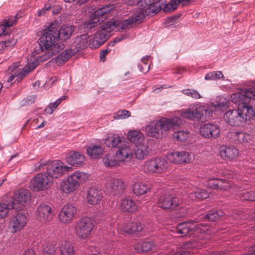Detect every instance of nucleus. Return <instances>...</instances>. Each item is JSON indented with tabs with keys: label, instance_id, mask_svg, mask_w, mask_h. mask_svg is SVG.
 <instances>
[{
	"label": "nucleus",
	"instance_id": "nucleus-26",
	"mask_svg": "<svg viewBox=\"0 0 255 255\" xmlns=\"http://www.w3.org/2000/svg\"><path fill=\"white\" fill-rule=\"evenodd\" d=\"M104 151V148L102 144H92L87 149L88 155L91 157L96 159L100 158Z\"/></svg>",
	"mask_w": 255,
	"mask_h": 255
},
{
	"label": "nucleus",
	"instance_id": "nucleus-45",
	"mask_svg": "<svg viewBox=\"0 0 255 255\" xmlns=\"http://www.w3.org/2000/svg\"><path fill=\"white\" fill-rule=\"evenodd\" d=\"M191 196L192 198L194 197L195 199L203 200L209 197V194L205 189H198L194 193H191Z\"/></svg>",
	"mask_w": 255,
	"mask_h": 255
},
{
	"label": "nucleus",
	"instance_id": "nucleus-63",
	"mask_svg": "<svg viewBox=\"0 0 255 255\" xmlns=\"http://www.w3.org/2000/svg\"><path fill=\"white\" fill-rule=\"evenodd\" d=\"M92 14L95 17H98L99 19H100L101 18H103V17L106 14L102 7L96 10Z\"/></svg>",
	"mask_w": 255,
	"mask_h": 255
},
{
	"label": "nucleus",
	"instance_id": "nucleus-32",
	"mask_svg": "<svg viewBox=\"0 0 255 255\" xmlns=\"http://www.w3.org/2000/svg\"><path fill=\"white\" fill-rule=\"evenodd\" d=\"M128 137L131 142H133L136 145L143 142L144 136L142 132L136 130L129 131L128 134Z\"/></svg>",
	"mask_w": 255,
	"mask_h": 255
},
{
	"label": "nucleus",
	"instance_id": "nucleus-31",
	"mask_svg": "<svg viewBox=\"0 0 255 255\" xmlns=\"http://www.w3.org/2000/svg\"><path fill=\"white\" fill-rule=\"evenodd\" d=\"M194 0H171L170 2L166 4L164 7L165 11H171L175 9L177 6L181 4L182 6H186L190 4Z\"/></svg>",
	"mask_w": 255,
	"mask_h": 255
},
{
	"label": "nucleus",
	"instance_id": "nucleus-12",
	"mask_svg": "<svg viewBox=\"0 0 255 255\" xmlns=\"http://www.w3.org/2000/svg\"><path fill=\"white\" fill-rule=\"evenodd\" d=\"M77 213V208L71 204L62 207L58 214L59 221L63 224H68L73 222Z\"/></svg>",
	"mask_w": 255,
	"mask_h": 255
},
{
	"label": "nucleus",
	"instance_id": "nucleus-1",
	"mask_svg": "<svg viewBox=\"0 0 255 255\" xmlns=\"http://www.w3.org/2000/svg\"><path fill=\"white\" fill-rule=\"evenodd\" d=\"M74 29L73 26L63 25L58 30L56 24L54 23L50 24L45 28L43 34L38 40L40 51H47L42 57L43 60H48L62 50L64 45L62 43H57L58 39L66 40L69 39Z\"/></svg>",
	"mask_w": 255,
	"mask_h": 255
},
{
	"label": "nucleus",
	"instance_id": "nucleus-54",
	"mask_svg": "<svg viewBox=\"0 0 255 255\" xmlns=\"http://www.w3.org/2000/svg\"><path fill=\"white\" fill-rule=\"evenodd\" d=\"M182 93L193 98L200 99L201 98L200 94L196 90L193 89H185L182 91Z\"/></svg>",
	"mask_w": 255,
	"mask_h": 255
},
{
	"label": "nucleus",
	"instance_id": "nucleus-35",
	"mask_svg": "<svg viewBox=\"0 0 255 255\" xmlns=\"http://www.w3.org/2000/svg\"><path fill=\"white\" fill-rule=\"evenodd\" d=\"M122 142V137L117 134H111L105 139V144L109 147H115Z\"/></svg>",
	"mask_w": 255,
	"mask_h": 255
},
{
	"label": "nucleus",
	"instance_id": "nucleus-41",
	"mask_svg": "<svg viewBox=\"0 0 255 255\" xmlns=\"http://www.w3.org/2000/svg\"><path fill=\"white\" fill-rule=\"evenodd\" d=\"M100 20L102 21L103 19H99L98 17H95L92 13L90 15V19L83 23V27L86 29H90L97 26Z\"/></svg>",
	"mask_w": 255,
	"mask_h": 255
},
{
	"label": "nucleus",
	"instance_id": "nucleus-43",
	"mask_svg": "<svg viewBox=\"0 0 255 255\" xmlns=\"http://www.w3.org/2000/svg\"><path fill=\"white\" fill-rule=\"evenodd\" d=\"M56 242H46L43 246V252L44 254L51 255L55 251Z\"/></svg>",
	"mask_w": 255,
	"mask_h": 255
},
{
	"label": "nucleus",
	"instance_id": "nucleus-37",
	"mask_svg": "<svg viewBox=\"0 0 255 255\" xmlns=\"http://www.w3.org/2000/svg\"><path fill=\"white\" fill-rule=\"evenodd\" d=\"M196 248V243L195 242H187L183 245V249L182 250L175 253L172 255H193L190 250Z\"/></svg>",
	"mask_w": 255,
	"mask_h": 255
},
{
	"label": "nucleus",
	"instance_id": "nucleus-59",
	"mask_svg": "<svg viewBox=\"0 0 255 255\" xmlns=\"http://www.w3.org/2000/svg\"><path fill=\"white\" fill-rule=\"evenodd\" d=\"M98 37L101 39V42H105V41L108 39L107 37L109 35L105 31H103L100 27L97 31V32L95 33Z\"/></svg>",
	"mask_w": 255,
	"mask_h": 255
},
{
	"label": "nucleus",
	"instance_id": "nucleus-50",
	"mask_svg": "<svg viewBox=\"0 0 255 255\" xmlns=\"http://www.w3.org/2000/svg\"><path fill=\"white\" fill-rule=\"evenodd\" d=\"M20 16L18 15V14H16L14 17L10 16L7 20H4L2 24L4 28L7 30V28L12 26L16 23V19L19 18Z\"/></svg>",
	"mask_w": 255,
	"mask_h": 255
},
{
	"label": "nucleus",
	"instance_id": "nucleus-55",
	"mask_svg": "<svg viewBox=\"0 0 255 255\" xmlns=\"http://www.w3.org/2000/svg\"><path fill=\"white\" fill-rule=\"evenodd\" d=\"M130 116V112L126 110L119 111L114 116L116 119H125Z\"/></svg>",
	"mask_w": 255,
	"mask_h": 255
},
{
	"label": "nucleus",
	"instance_id": "nucleus-20",
	"mask_svg": "<svg viewBox=\"0 0 255 255\" xmlns=\"http://www.w3.org/2000/svg\"><path fill=\"white\" fill-rule=\"evenodd\" d=\"M103 198V194L101 190L95 187H92L87 191L86 201L90 205L99 204Z\"/></svg>",
	"mask_w": 255,
	"mask_h": 255
},
{
	"label": "nucleus",
	"instance_id": "nucleus-60",
	"mask_svg": "<svg viewBox=\"0 0 255 255\" xmlns=\"http://www.w3.org/2000/svg\"><path fill=\"white\" fill-rule=\"evenodd\" d=\"M219 179L213 178L208 180L206 186L212 189L217 190V182Z\"/></svg>",
	"mask_w": 255,
	"mask_h": 255
},
{
	"label": "nucleus",
	"instance_id": "nucleus-6",
	"mask_svg": "<svg viewBox=\"0 0 255 255\" xmlns=\"http://www.w3.org/2000/svg\"><path fill=\"white\" fill-rule=\"evenodd\" d=\"M181 116L184 118L204 121L209 119L210 116V111L205 106L196 105L190 107L188 109L183 111Z\"/></svg>",
	"mask_w": 255,
	"mask_h": 255
},
{
	"label": "nucleus",
	"instance_id": "nucleus-24",
	"mask_svg": "<svg viewBox=\"0 0 255 255\" xmlns=\"http://www.w3.org/2000/svg\"><path fill=\"white\" fill-rule=\"evenodd\" d=\"M116 157L120 162L129 160L132 157V153L128 144H123L119 147L116 153Z\"/></svg>",
	"mask_w": 255,
	"mask_h": 255
},
{
	"label": "nucleus",
	"instance_id": "nucleus-19",
	"mask_svg": "<svg viewBox=\"0 0 255 255\" xmlns=\"http://www.w3.org/2000/svg\"><path fill=\"white\" fill-rule=\"evenodd\" d=\"M67 162L71 165L80 167L84 165L85 157L84 154L78 151H73L69 152L66 157Z\"/></svg>",
	"mask_w": 255,
	"mask_h": 255
},
{
	"label": "nucleus",
	"instance_id": "nucleus-64",
	"mask_svg": "<svg viewBox=\"0 0 255 255\" xmlns=\"http://www.w3.org/2000/svg\"><path fill=\"white\" fill-rule=\"evenodd\" d=\"M45 165L47 166V164L44 161L41 159L39 162L35 164V169L36 170H40L41 168H43Z\"/></svg>",
	"mask_w": 255,
	"mask_h": 255
},
{
	"label": "nucleus",
	"instance_id": "nucleus-53",
	"mask_svg": "<svg viewBox=\"0 0 255 255\" xmlns=\"http://www.w3.org/2000/svg\"><path fill=\"white\" fill-rule=\"evenodd\" d=\"M230 183L225 179H219L217 182V190H227L230 188Z\"/></svg>",
	"mask_w": 255,
	"mask_h": 255
},
{
	"label": "nucleus",
	"instance_id": "nucleus-16",
	"mask_svg": "<svg viewBox=\"0 0 255 255\" xmlns=\"http://www.w3.org/2000/svg\"><path fill=\"white\" fill-rule=\"evenodd\" d=\"M200 132L206 138H216L220 135V129L216 124L208 123L201 127Z\"/></svg>",
	"mask_w": 255,
	"mask_h": 255
},
{
	"label": "nucleus",
	"instance_id": "nucleus-7",
	"mask_svg": "<svg viewBox=\"0 0 255 255\" xmlns=\"http://www.w3.org/2000/svg\"><path fill=\"white\" fill-rule=\"evenodd\" d=\"M252 99H255V89L252 88L242 89L231 96V101L238 105V108L252 107L247 105V104Z\"/></svg>",
	"mask_w": 255,
	"mask_h": 255
},
{
	"label": "nucleus",
	"instance_id": "nucleus-25",
	"mask_svg": "<svg viewBox=\"0 0 255 255\" xmlns=\"http://www.w3.org/2000/svg\"><path fill=\"white\" fill-rule=\"evenodd\" d=\"M153 2V0H139L137 2L138 10L135 13L136 14H143V19L145 15L151 14V10L150 7L151 4Z\"/></svg>",
	"mask_w": 255,
	"mask_h": 255
},
{
	"label": "nucleus",
	"instance_id": "nucleus-51",
	"mask_svg": "<svg viewBox=\"0 0 255 255\" xmlns=\"http://www.w3.org/2000/svg\"><path fill=\"white\" fill-rule=\"evenodd\" d=\"M207 227L202 224H197L192 221V231H195L198 233H204L207 231Z\"/></svg>",
	"mask_w": 255,
	"mask_h": 255
},
{
	"label": "nucleus",
	"instance_id": "nucleus-29",
	"mask_svg": "<svg viewBox=\"0 0 255 255\" xmlns=\"http://www.w3.org/2000/svg\"><path fill=\"white\" fill-rule=\"evenodd\" d=\"M120 208L124 212L132 213L136 211L137 206L133 200L129 198H125L122 200Z\"/></svg>",
	"mask_w": 255,
	"mask_h": 255
},
{
	"label": "nucleus",
	"instance_id": "nucleus-3",
	"mask_svg": "<svg viewBox=\"0 0 255 255\" xmlns=\"http://www.w3.org/2000/svg\"><path fill=\"white\" fill-rule=\"evenodd\" d=\"M255 117V112L252 107H240L237 109L230 110L224 116L225 122L233 127H243L246 124L248 119Z\"/></svg>",
	"mask_w": 255,
	"mask_h": 255
},
{
	"label": "nucleus",
	"instance_id": "nucleus-49",
	"mask_svg": "<svg viewBox=\"0 0 255 255\" xmlns=\"http://www.w3.org/2000/svg\"><path fill=\"white\" fill-rule=\"evenodd\" d=\"M117 25L115 21H109L104 23L100 28L109 34L112 30L114 29Z\"/></svg>",
	"mask_w": 255,
	"mask_h": 255
},
{
	"label": "nucleus",
	"instance_id": "nucleus-2",
	"mask_svg": "<svg viewBox=\"0 0 255 255\" xmlns=\"http://www.w3.org/2000/svg\"><path fill=\"white\" fill-rule=\"evenodd\" d=\"M181 124V119L176 117L172 118H162L159 120L150 122L146 127L145 131L149 136L159 138L166 135L167 131Z\"/></svg>",
	"mask_w": 255,
	"mask_h": 255
},
{
	"label": "nucleus",
	"instance_id": "nucleus-21",
	"mask_svg": "<svg viewBox=\"0 0 255 255\" xmlns=\"http://www.w3.org/2000/svg\"><path fill=\"white\" fill-rule=\"evenodd\" d=\"M220 153L222 158L226 160H232L239 155V150L233 146L223 145L220 147Z\"/></svg>",
	"mask_w": 255,
	"mask_h": 255
},
{
	"label": "nucleus",
	"instance_id": "nucleus-46",
	"mask_svg": "<svg viewBox=\"0 0 255 255\" xmlns=\"http://www.w3.org/2000/svg\"><path fill=\"white\" fill-rule=\"evenodd\" d=\"M149 57V56H148L143 57L138 64V66L139 68V70L142 73H146L149 70L150 65L147 63Z\"/></svg>",
	"mask_w": 255,
	"mask_h": 255
},
{
	"label": "nucleus",
	"instance_id": "nucleus-56",
	"mask_svg": "<svg viewBox=\"0 0 255 255\" xmlns=\"http://www.w3.org/2000/svg\"><path fill=\"white\" fill-rule=\"evenodd\" d=\"M28 67L25 66L21 70L19 69L18 71H16V80L17 81H20L23 77L25 76L27 73H29Z\"/></svg>",
	"mask_w": 255,
	"mask_h": 255
},
{
	"label": "nucleus",
	"instance_id": "nucleus-4",
	"mask_svg": "<svg viewBox=\"0 0 255 255\" xmlns=\"http://www.w3.org/2000/svg\"><path fill=\"white\" fill-rule=\"evenodd\" d=\"M88 174L77 171L68 176L61 183L60 188L65 193H70L76 191L79 186L85 183L89 179Z\"/></svg>",
	"mask_w": 255,
	"mask_h": 255
},
{
	"label": "nucleus",
	"instance_id": "nucleus-42",
	"mask_svg": "<svg viewBox=\"0 0 255 255\" xmlns=\"http://www.w3.org/2000/svg\"><path fill=\"white\" fill-rule=\"evenodd\" d=\"M76 52L72 46L69 49H66L61 53L58 56V59L65 62L67 61L72 55Z\"/></svg>",
	"mask_w": 255,
	"mask_h": 255
},
{
	"label": "nucleus",
	"instance_id": "nucleus-52",
	"mask_svg": "<svg viewBox=\"0 0 255 255\" xmlns=\"http://www.w3.org/2000/svg\"><path fill=\"white\" fill-rule=\"evenodd\" d=\"M140 251L141 252H148L152 249L154 245L153 243L150 241H145L142 242L140 244Z\"/></svg>",
	"mask_w": 255,
	"mask_h": 255
},
{
	"label": "nucleus",
	"instance_id": "nucleus-39",
	"mask_svg": "<svg viewBox=\"0 0 255 255\" xmlns=\"http://www.w3.org/2000/svg\"><path fill=\"white\" fill-rule=\"evenodd\" d=\"M224 212L221 210L210 211L205 216L204 218L208 221L216 222L221 219Z\"/></svg>",
	"mask_w": 255,
	"mask_h": 255
},
{
	"label": "nucleus",
	"instance_id": "nucleus-23",
	"mask_svg": "<svg viewBox=\"0 0 255 255\" xmlns=\"http://www.w3.org/2000/svg\"><path fill=\"white\" fill-rule=\"evenodd\" d=\"M89 35L87 33L83 34L77 36L72 45V47L76 50V52L80 51L87 48L89 45Z\"/></svg>",
	"mask_w": 255,
	"mask_h": 255
},
{
	"label": "nucleus",
	"instance_id": "nucleus-44",
	"mask_svg": "<svg viewBox=\"0 0 255 255\" xmlns=\"http://www.w3.org/2000/svg\"><path fill=\"white\" fill-rule=\"evenodd\" d=\"M224 79L225 77L221 71H212L208 73L205 76L206 80H218Z\"/></svg>",
	"mask_w": 255,
	"mask_h": 255
},
{
	"label": "nucleus",
	"instance_id": "nucleus-5",
	"mask_svg": "<svg viewBox=\"0 0 255 255\" xmlns=\"http://www.w3.org/2000/svg\"><path fill=\"white\" fill-rule=\"evenodd\" d=\"M95 226V221L91 217H84L80 219L75 228V233L79 239H89Z\"/></svg>",
	"mask_w": 255,
	"mask_h": 255
},
{
	"label": "nucleus",
	"instance_id": "nucleus-27",
	"mask_svg": "<svg viewBox=\"0 0 255 255\" xmlns=\"http://www.w3.org/2000/svg\"><path fill=\"white\" fill-rule=\"evenodd\" d=\"M120 229L123 233L130 235L141 231L142 228L141 223L128 222L125 224Z\"/></svg>",
	"mask_w": 255,
	"mask_h": 255
},
{
	"label": "nucleus",
	"instance_id": "nucleus-34",
	"mask_svg": "<svg viewBox=\"0 0 255 255\" xmlns=\"http://www.w3.org/2000/svg\"><path fill=\"white\" fill-rule=\"evenodd\" d=\"M176 230L179 234L186 236L192 232V221L178 224Z\"/></svg>",
	"mask_w": 255,
	"mask_h": 255
},
{
	"label": "nucleus",
	"instance_id": "nucleus-58",
	"mask_svg": "<svg viewBox=\"0 0 255 255\" xmlns=\"http://www.w3.org/2000/svg\"><path fill=\"white\" fill-rule=\"evenodd\" d=\"M9 212L8 205L4 203L0 204V219L5 218Z\"/></svg>",
	"mask_w": 255,
	"mask_h": 255
},
{
	"label": "nucleus",
	"instance_id": "nucleus-48",
	"mask_svg": "<svg viewBox=\"0 0 255 255\" xmlns=\"http://www.w3.org/2000/svg\"><path fill=\"white\" fill-rule=\"evenodd\" d=\"M174 138L177 140L183 142L186 140L189 136V133L183 130H179L175 132L173 135Z\"/></svg>",
	"mask_w": 255,
	"mask_h": 255
},
{
	"label": "nucleus",
	"instance_id": "nucleus-47",
	"mask_svg": "<svg viewBox=\"0 0 255 255\" xmlns=\"http://www.w3.org/2000/svg\"><path fill=\"white\" fill-rule=\"evenodd\" d=\"M240 196L241 199L243 200H247L250 201H255V191H242Z\"/></svg>",
	"mask_w": 255,
	"mask_h": 255
},
{
	"label": "nucleus",
	"instance_id": "nucleus-14",
	"mask_svg": "<svg viewBox=\"0 0 255 255\" xmlns=\"http://www.w3.org/2000/svg\"><path fill=\"white\" fill-rule=\"evenodd\" d=\"M36 216L41 223L49 222L54 216L52 208L45 204H41L37 207Z\"/></svg>",
	"mask_w": 255,
	"mask_h": 255
},
{
	"label": "nucleus",
	"instance_id": "nucleus-18",
	"mask_svg": "<svg viewBox=\"0 0 255 255\" xmlns=\"http://www.w3.org/2000/svg\"><path fill=\"white\" fill-rule=\"evenodd\" d=\"M167 158L169 161L174 164L188 163L191 160L190 154L184 151L169 153Z\"/></svg>",
	"mask_w": 255,
	"mask_h": 255
},
{
	"label": "nucleus",
	"instance_id": "nucleus-38",
	"mask_svg": "<svg viewBox=\"0 0 255 255\" xmlns=\"http://www.w3.org/2000/svg\"><path fill=\"white\" fill-rule=\"evenodd\" d=\"M103 162L106 167H113L118 165L120 161L114 154L109 153L103 158Z\"/></svg>",
	"mask_w": 255,
	"mask_h": 255
},
{
	"label": "nucleus",
	"instance_id": "nucleus-15",
	"mask_svg": "<svg viewBox=\"0 0 255 255\" xmlns=\"http://www.w3.org/2000/svg\"><path fill=\"white\" fill-rule=\"evenodd\" d=\"M158 206L163 209L173 210L179 205V199L169 194L162 195L158 200Z\"/></svg>",
	"mask_w": 255,
	"mask_h": 255
},
{
	"label": "nucleus",
	"instance_id": "nucleus-30",
	"mask_svg": "<svg viewBox=\"0 0 255 255\" xmlns=\"http://www.w3.org/2000/svg\"><path fill=\"white\" fill-rule=\"evenodd\" d=\"M59 250L61 255H75L73 244L67 240L63 241L60 243Z\"/></svg>",
	"mask_w": 255,
	"mask_h": 255
},
{
	"label": "nucleus",
	"instance_id": "nucleus-10",
	"mask_svg": "<svg viewBox=\"0 0 255 255\" xmlns=\"http://www.w3.org/2000/svg\"><path fill=\"white\" fill-rule=\"evenodd\" d=\"M53 180L46 173L38 174L30 181V186L35 190L41 191L48 189L52 184Z\"/></svg>",
	"mask_w": 255,
	"mask_h": 255
},
{
	"label": "nucleus",
	"instance_id": "nucleus-33",
	"mask_svg": "<svg viewBox=\"0 0 255 255\" xmlns=\"http://www.w3.org/2000/svg\"><path fill=\"white\" fill-rule=\"evenodd\" d=\"M232 136L237 143L248 142L252 138L251 135L244 132H233Z\"/></svg>",
	"mask_w": 255,
	"mask_h": 255
},
{
	"label": "nucleus",
	"instance_id": "nucleus-36",
	"mask_svg": "<svg viewBox=\"0 0 255 255\" xmlns=\"http://www.w3.org/2000/svg\"><path fill=\"white\" fill-rule=\"evenodd\" d=\"M136 147L135 155L138 159H142L148 154V146L144 142L136 145Z\"/></svg>",
	"mask_w": 255,
	"mask_h": 255
},
{
	"label": "nucleus",
	"instance_id": "nucleus-11",
	"mask_svg": "<svg viewBox=\"0 0 255 255\" xmlns=\"http://www.w3.org/2000/svg\"><path fill=\"white\" fill-rule=\"evenodd\" d=\"M105 187L107 191L113 196H120L124 191L126 186L124 182L118 178H108Z\"/></svg>",
	"mask_w": 255,
	"mask_h": 255
},
{
	"label": "nucleus",
	"instance_id": "nucleus-9",
	"mask_svg": "<svg viewBox=\"0 0 255 255\" xmlns=\"http://www.w3.org/2000/svg\"><path fill=\"white\" fill-rule=\"evenodd\" d=\"M72 167L64 165L60 160H54L47 163L46 173L53 178L61 177L65 172L71 171Z\"/></svg>",
	"mask_w": 255,
	"mask_h": 255
},
{
	"label": "nucleus",
	"instance_id": "nucleus-28",
	"mask_svg": "<svg viewBox=\"0 0 255 255\" xmlns=\"http://www.w3.org/2000/svg\"><path fill=\"white\" fill-rule=\"evenodd\" d=\"M151 185L149 182H135L132 187L133 193L136 195H141L146 193L151 189Z\"/></svg>",
	"mask_w": 255,
	"mask_h": 255
},
{
	"label": "nucleus",
	"instance_id": "nucleus-40",
	"mask_svg": "<svg viewBox=\"0 0 255 255\" xmlns=\"http://www.w3.org/2000/svg\"><path fill=\"white\" fill-rule=\"evenodd\" d=\"M67 98L66 96H63L57 100L55 102L50 103L45 109V112L48 114H51L59 105L61 102Z\"/></svg>",
	"mask_w": 255,
	"mask_h": 255
},
{
	"label": "nucleus",
	"instance_id": "nucleus-22",
	"mask_svg": "<svg viewBox=\"0 0 255 255\" xmlns=\"http://www.w3.org/2000/svg\"><path fill=\"white\" fill-rule=\"evenodd\" d=\"M26 224V217L21 214H17L11 222L12 232L15 233L22 230Z\"/></svg>",
	"mask_w": 255,
	"mask_h": 255
},
{
	"label": "nucleus",
	"instance_id": "nucleus-57",
	"mask_svg": "<svg viewBox=\"0 0 255 255\" xmlns=\"http://www.w3.org/2000/svg\"><path fill=\"white\" fill-rule=\"evenodd\" d=\"M161 9V7L158 0H153L150 7L151 14L157 13Z\"/></svg>",
	"mask_w": 255,
	"mask_h": 255
},
{
	"label": "nucleus",
	"instance_id": "nucleus-8",
	"mask_svg": "<svg viewBox=\"0 0 255 255\" xmlns=\"http://www.w3.org/2000/svg\"><path fill=\"white\" fill-rule=\"evenodd\" d=\"M168 162L164 158L156 157L146 161L143 165L145 172L149 174H159L167 168Z\"/></svg>",
	"mask_w": 255,
	"mask_h": 255
},
{
	"label": "nucleus",
	"instance_id": "nucleus-61",
	"mask_svg": "<svg viewBox=\"0 0 255 255\" xmlns=\"http://www.w3.org/2000/svg\"><path fill=\"white\" fill-rule=\"evenodd\" d=\"M100 42H98L93 37L89 41V46L92 49H96L101 46Z\"/></svg>",
	"mask_w": 255,
	"mask_h": 255
},
{
	"label": "nucleus",
	"instance_id": "nucleus-62",
	"mask_svg": "<svg viewBox=\"0 0 255 255\" xmlns=\"http://www.w3.org/2000/svg\"><path fill=\"white\" fill-rule=\"evenodd\" d=\"M4 44V48L10 47L14 45L16 43V40L11 38L5 41H1Z\"/></svg>",
	"mask_w": 255,
	"mask_h": 255
},
{
	"label": "nucleus",
	"instance_id": "nucleus-17",
	"mask_svg": "<svg viewBox=\"0 0 255 255\" xmlns=\"http://www.w3.org/2000/svg\"><path fill=\"white\" fill-rule=\"evenodd\" d=\"M143 20V14H136L135 12L130 15L128 18L122 20L119 22L117 26L118 29L122 30L129 29L136 23H140Z\"/></svg>",
	"mask_w": 255,
	"mask_h": 255
},
{
	"label": "nucleus",
	"instance_id": "nucleus-13",
	"mask_svg": "<svg viewBox=\"0 0 255 255\" xmlns=\"http://www.w3.org/2000/svg\"><path fill=\"white\" fill-rule=\"evenodd\" d=\"M30 193L27 189H21L15 194L14 201L10 205L12 209L21 208V206H25L29 203Z\"/></svg>",
	"mask_w": 255,
	"mask_h": 255
}]
</instances>
